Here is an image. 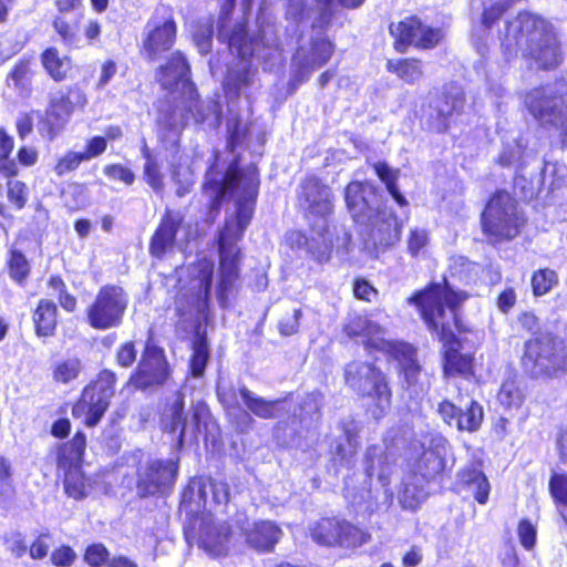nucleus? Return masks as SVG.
Segmentation results:
<instances>
[{
	"instance_id": "obj_37",
	"label": "nucleus",
	"mask_w": 567,
	"mask_h": 567,
	"mask_svg": "<svg viewBox=\"0 0 567 567\" xmlns=\"http://www.w3.org/2000/svg\"><path fill=\"white\" fill-rule=\"evenodd\" d=\"M41 62L54 81H63L72 69L69 56L61 54L55 48H49L41 54Z\"/></svg>"
},
{
	"instance_id": "obj_16",
	"label": "nucleus",
	"mask_w": 567,
	"mask_h": 567,
	"mask_svg": "<svg viewBox=\"0 0 567 567\" xmlns=\"http://www.w3.org/2000/svg\"><path fill=\"white\" fill-rule=\"evenodd\" d=\"M197 278L194 280V288H198V293L190 299L179 296L176 300V312L182 321L195 322L198 313L203 312L207 306L212 278L214 271V261L212 259H200L196 266Z\"/></svg>"
},
{
	"instance_id": "obj_9",
	"label": "nucleus",
	"mask_w": 567,
	"mask_h": 567,
	"mask_svg": "<svg viewBox=\"0 0 567 567\" xmlns=\"http://www.w3.org/2000/svg\"><path fill=\"white\" fill-rule=\"evenodd\" d=\"M522 364L535 378L557 375L567 370V349L550 336L536 337L525 343Z\"/></svg>"
},
{
	"instance_id": "obj_30",
	"label": "nucleus",
	"mask_w": 567,
	"mask_h": 567,
	"mask_svg": "<svg viewBox=\"0 0 567 567\" xmlns=\"http://www.w3.org/2000/svg\"><path fill=\"white\" fill-rule=\"evenodd\" d=\"M181 220L177 213L169 212L166 214L151 241L150 250L153 256L161 258L173 248Z\"/></svg>"
},
{
	"instance_id": "obj_44",
	"label": "nucleus",
	"mask_w": 567,
	"mask_h": 567,
	"mask_svg": "<svg viewBox=\"0 0 567 567\" xmlns=\"http://www.w3.org/2000/svg\"><path fill=\"white\" fill-rule=\"evenodd\" d=\"M87 478L84 476L80 467L65 470L64 491L70 497L74 499L85 497L87 494Z\"/></svg>"
},
{
	"instance_id": "obj_53",
	"label": "nucleus",
	"mask_w": 567,
	"mask_h": 567,
	"mask_svg": "<svg viewBox=\"0 0 567 567\" xmlns=\"http://www.w3.org/2000/svg\"><path fill=\"white\" fill-rule=\"evenodd\" d=\"M146 162L144 165V177L146 183L156 192L159 193L163 189V175L159 171V166L154 157L148 153L145 155Z\"/></svg>"
},
{
	"instance_id": "obj_54",
	"label": "nucleus",
	"mask_w": 567,
	"mask_h": 567,
	"mask_svg": "<svg viewBox=\"0 0 567 567\" xmlns=\"http://www.w3.org/2000/svg\"><path fill=\"white\" fill-rule=\"evenodd\" d=\"M6 549L16 558H21L28 553V543L20 532H11L4 535Z\"/></svg>"
},
{
	"instance_id": "obj_1",
	"label": "nucleus",
	"mask_w": 567,
	"mask_h": 567,
	"mask_svg": "<svg viewBox=\"0 0 567 567\" xmlns=\"http://www.w3.org/2000/svg\"><path fill=\"white\" fill-rule=\"evenodd\" d=\"M258 188L259 176L255 166L240 171L230 166L221 179L214 178L213 173L206 176L204 190L210 197L213 208H217L224 197L235 199V212L226 218L218 237L220 265L217 297L220 305L225 303L226 293L237 278L239 251L235 244L250 223Z\"/></svg>"
},
{
	"instance_id": "obj_36",
	"label": "nucleus",
	"mask_w": 567,
	"mask_h": 567,
	"mask_svg": "<svg viewBox=\"0 0 567 567\" xmlns=\"http://www.w3.org/2000/svg\"><path fill=\"white\" fill-rule=\"evenodd\" d=\"M239 395L247 406L256 416L261 419H272L279 416L278 406L282 403L281 400L267 401L247 388L239 389Z\"/></svg>"
},
{
	"instance_id": "obj_45",
	"label": "nucleus",
	"mask_w": 567,
	"mask_h": 567,
	"mask_svg": "<svg viewBox=\"0 0 567 567\" xmlns=\"http://www.w3.org/2000/svg\"><path fill=\"white\" fill-rule=\"evenodd\" d=\"M208 357L209 350L206 338L202 334L196 336L190 357V372L193 377L199 378L204 374Z\"/></svg>"
},
{
	"instance_id": "obj_28",
	"label": "nucleus",
	"mask_w": 567,
	"mask_h": 567,
	"mask_svg": "<svg viewBox=\"0 0 567 567\" xmlns=\"http://www.w3.org/2000/svg\"><path fill=\"white\" fill-rule=\"evenodd\" d=\"M247 544L254 549L271 551L282 536L281 528L271 520H258L243 527Z\"/></svg>"
},
{
	"instance_id": "obj_3",
	"label": "nucleus",
	"mask_w": 567,
	"mask_h": 567,
	"mask_svg": "<svg viewBox=\"0 0 567 567\" xmlns=\"http://www.w3.org/2000/svg\"><path fill=\"white\" fill-rule=\"evenodd\" d=\"M467 298L463 291H455L446 280L435 284L409 299L420 310L429 330L434 332L444 349V373L466 374L472 369V358L460 353V342L455 337L457 307Z\"/></svg>"
},
{
	"instance_id": "obj_17",
	"label": "nucleus",
	"mask_w": 567,
	"mask_h": 567,
	"mask_svg": "<svg viewBox=\"0 0 567 567\" xmlns=\"http://www.w3.org/2000/svg\"><path fill=\"white\" fill-rule=\"evenodd\" d=\"M176 39V23L166 8L156 10V14L145 27L143 50L151 60L169 50Z\"/></svg>"
},
{
	"instance_id": "obj_18",
	"label": "nucleus",
	"mask_w": 567,
	"mask_h": 567,
	"mask_svg": "<svg viewBox=\"0 0 567 567\" xmlns=\"http://www.w3.org/2000/svg\"><path fill=\"white\" fill-rule=\"evenodd\" d=\"M177 460H152L138 468L137 488L143 496L165 493L176 481Z\"/></svg>"
},
{
	"instance_id": "obj_57",
	"label": "nucleus",
	"mask_w": 567,
	"mask_h": 567,
	"mask_svg": "<svg viewBox=\"0 0 567 567\" xmlns=\"http://www.w3.org/2000/svg\"><path fill=\"white\" fill-rule=\"evenodd\" d=\"M52 546V536L49 533H41L28 547V553L32 559H43L48 556Z\"/></svg>"
},
{
	"instance_id": "obj_62",
	"label": "nucleus",
	"mask_w": 567,
	"mask_h": 567,
	"mask_svg": "<svg viewBox=\"0 0 567 567\" xmlns=\"http://www.w3.org/2000/svg\"><path fill=\"white\" fill-rule=\"evenodd\" d=\"M104 174L113 181L123 182L125 185H132L135 181L134 173L121 164H112L104 167Z\"/></svg>"
},
{
	"instance_id": "obj_64",
	"label": "nucleus",
	"mask_w": 567,
	"mask_h": 567,
	"mask_svg": "<svg viewBox=\"0 0 567 567\" xmlns=\"http://www.w3.org/2000/svg\"><path fill=\"white\" fill-rule=\"evenodd\" d=\"M50 559L56 567H71L76 559V554L70 546H61L51 553Z\"/></svg>"
},
{
	"instance_id": "obj_41",
	"label": "nucleus",
	"mask_w": 567,
	"mask_h": 567,
	"mask_svg": "<svg viewBox=\"0 0 567 567\" xmlns=\"http://www.w3.org/2000/svg\"><path fill=\"white\" fill-rule=\"evenodd\" d=\"M373 168L378 177L384 183L389 194L400 206H406L408 200L399 190L396 181L399 178L400 171L391 168L386 163L378 162L373 164Z\"/></svg>"
},
{
	"instance_id": "obj_29",
	"label": "nucleus",
	"mask_w": 567,
	"mask_h": 567,
	"mask_svg": "<svg viewBox=\"0 0 567 567\" xmlns=\"http://www.w3.org/2000/svg\"><path fill=\"white\" fill-rule=\"evenodd\" d=\"M384 353L399 363L408 386H415L419 382L421 368L416 362L414 348L404 342L393 341L391 346H388Z\"/></svg>"
},
{
	"instance_id": "obj_2",
	"label": "nucleus",
	"mask_w": 567,
	"mask_h": 567,
	"mask_svg": "<svg viewBox=\"0 0 567 567\" xmlns=\"http://www.w3.org/2000/svg\"><path fill=\"white\" fill-rule=\"evenodd\" d=\"M189 65L181 52H174L158 73L161 85L171 92L181 91L186 102L183 106L162 111L158 118V138L166 150L176 153L184 127L190 120L215 128L220 123V105L216 100L198 101L194 83L188 78Z\"/></svg>"
},
{
	"instance_id": "obj_23",
	"label": "nucleus",
	"mask_w": 567,
	"mask_h": 567,
	"mask_svg": "<svg viewBox=\"0 0 567 567\" xmlns=\"http://www.w3.org/2000/svg\"><path fill=\"white\" fill-rule=\"evenodd\" d=\"M422 447L424 451L417 462V470L423 478L430 480L444 471L450 444L442 434L432 433L424 437Z\"/></svg>"
},
{
	"instance_id": "obj_25",
	"label": "nucleus",
	"mask_w": 567,
	"mask_h": 567,
	"mask_svg": "<svg viewBox=\"0 0 567 567\" xmlns=\"http://www.w3.org/2000/svg\"><path fill=\"white\" fill-rule=\"evenodd\" d=\"M349 213L357 221L371 215L379 205L377 203V187L370 182H351L344 194Z\"/></svg>"
},
{
	"instance_id": "obj_11",
	"label": "nucleus",
	"mask_w": 567,
	"mask_h": 567,
	"mask_svg": "<svg viewBox=\"0 0 567 567\" xmlns=\"http://www.w3.org/2000/svg\"><path fill=\"white\" fill-rule=\"evenodd\" d=\"M114 384L115 374L110 370L102 371L94 382L84 388L81 399L73 406V415L83 417L87 426H95L109 408Z\"/></svg>"
},
{
	"instance_id": "obj_40",
	"label": "nucleus",
	"mask_w": 567,
	"mask_h": 567,
	"mask_svg": "<svg viewBox=\"0 0 567 567\" xmlns=\"http://www.w3.org/2000/svg\"><path fill=\"white\" fill-rule=\"evenodd\" d=\"M497 400L506 410H518L524 401V394L515 377L506 378L498 391Z\"/></svg>"
},
{
	"instance_id": "obj_12",
	"label": "nucleus",
	"mask_w": 567,
	"mask_h": 567,
	"mask_svg": "<svg viewBox=\"0 0 567 567\" xmlns=\"http://www.w3.org/2000/svg\"><path fill=\"white\" fill-rule=\"evenodd\" d=\"M128 297L118 286H104L87 308V321L94 329L118 327L127 308Z\"/></svg>"
},
{
	"instance_id": "obj_8",
	"label": "nucleus",
	"mask_w": 567,
	"mask_h": 567,
	"mask_svg": "<svg viewBox=\"0 0 567 567\" xmlns=\"http://www.w3.org/2000/svg\"><path fill=\"white\" fill-rule=\"evenodd\" d=\"M344 379L349 388L362 396L373 400L371 413L375 419L384 415L391 405V391L383 373L372 363L353 361L344 369Z\"/></svg>"
},
{
	"instance_id": "obj_6",
	"label": "nucleus",
	"mask_w": 567,
	"mask_h": 567,
	"mask_svg": "<svg viewBox=\"0 0 567 567\" xmlns=\"http://www.w3.org/2000/svg\"><path fill=\"white\" fill-rule=\"evenodd\" d=\"M332 0H287L286 20L293 33L303 29L311 22V37L308 45H300L295 55L293 63L301 73L309 75L323 66L332 56L334 45L322 33L331 17L330 4Z\"/></svg>"
},
{
	"instance_id": "obj_31",
	"label": "nucleus",
	"mask_w": 567,
	"mask_h": 567,
	"mask_svg": "<svg viewBox=\"0 0 567 567\" xmlns=\"http://www.w3.org/2000/svg\"><path fill=\"white\" fill-rule=\"evenodd\" d=\"M464 105L463 91L458 86H451L450 91L437 97L432 107L436 112L437 131H444L449 126V117L458 113Z\"/></svg>"
},
{
	"instance_id": "obj_14",
	"label": "nucleus",
	"mask_w": 567,
	"mask_h": 567,
	"mask_svg": "<svg viewBox=\"0 0 567 567\" xmlns=\"http://www.w3.org/2000/svg\"><path fill=\"white\" fill-rule=\"evenodd\" d=\"M208 415V409L205 403L198 402L192 409V415L188 419L184 413V399L177 394L174 402L165 411L162 419V425L169 434H177V446L182 447L187 435L195 436L199 431V425Z\"/></svg>"
},
{
	"instance_id": "obj_33",
	"label": "nucleus",
	"mask_w": 567,
	"mask_h": 567,
	"mask_svg": "<svg viewBox=\"0 0 567 567\" xmlns=\"http://www.w3.org/2000/svg\"><path fill=\"white\" fill-rule=\"evenodd\" d=\"M85 445V435L76 433L71 441L64 443L59 449L56 456L58 466L63 470L80 467Z\"/></svg>"
},
{
	"instance_id": "obj_22",
	"label": "nucleus",
	"mask_w": 567,
	"mask_h": 567,
	"mask_svg": "<svg viewBox=\"0 0 567 567\" xmlns=\"http://www.w3.org/2000/svg\"><path fill=\"white\" fill-rule=\"evenodd\" d=\"M167 378V362L163 351L147 344L138 364L137 372L130 379V382L141 389L155 384H162Z\"/></svg>"
},
{
	"instance_id": "obj_19",
	"label": "nucleus",
	"mask_w": 567,
	"mask_h": 567,
	"mask_svg": "<svg viewBox=\"0 0 567 567\" xmlns=\"http://www.w3.org/2000/svg\"><path fill=\"white\" fill-rule=\"evenodd\" d=\"M299 203L307 212L308 217H318L317 226L329 229L327 216L332 213L331 190L316 177H307L301 184Z\"/></svg>"
},
{
	"instance_id": "obj_20",
	"label": "nucleus",
	"mask_w": 567,
	"mask_h": 567,
	"mask_svg": "<svg viewBox=\"0 0 567 567\" xmlns=\"http://www.w3.org/2000/svg\"><path fill=\"white\" fill-rule=\"evenodd\" d=\"M344 332L349 338H360L367 349L385 352L393 340L386 337V330L369 316L353 313L348 317L344 324Z\"/></svg>"
},
{
	"instance_id": "obj_48",
	"label": "nucleus",
	"mask_w": 567,
	"mask_h": 567,
	"mask_svg": "<svg viewBox=\"0 0 567 567\" xmlns=\"http://www.w3.org/2000/svg\"><path fill=\"white\" fill-rule=\"evenodd\" d=\"M557 285L558 275L553 269H539L532 276L533 292L537 297L547 295Z\"/></svg>"
},
{
	"instance_id": "obj_51",
	"label": "nucleus",
	"mask_w": 567,
	"mask_h": 567,
	"mask_svg": "<svg viewBox=\"0 0 567 567\" xmlns=\"http://www.w3.org/2000/svg\"><path fill=\"white\" fill-rule=\"evenodd\" d=\"M182 166V156L178 158V164L172 162V178L178 184V188L176 190L178 196H184L188 193L190 186L193 185V174L188 167Z\"/></svg>"
},
{
	"instance_id": "obj_59",
	"label": "nucleus",
	"mask_w": 567,
	"mask_h": 567,
	"mask_svg": "<svg viewBox=\"0 0 567 567\" xmlns=\"http://www.w3.org/2000/svg\"><path fill=\"white\" fill-rule=\"evenodd\" d=\"M82 162H86L81 152H69L55 165V173L62 176L69 172L74 171Z\"/></svg>"
},
{
	"instance_id": "obj_5",
	"label": "nucleus",
	"mask_w": 567,
	"mask_h": 567,
	"mask_svg": "<svg viewBox=\"0 0 567 567\" xmlns=\"http://www.w3.org/2000/svg\"><path fill=\"white\" fill-rule=\"evenodd\" d=\"M502 45L509 53L522 52L530 66L540 70L555 69L563 61L554 27L544 18L530 12H519L506 22Z\"/></svg>"
},
{
	"instance_id": "obj_38",
	"label": "nucleus",
	"mask_w": 567,
	"mask_h": 567,
	"mask_svg": "<svg viewBox=\"0 0 567 567\" xmlns=\"http://www.w3.org/2000/svg\"><path fill=\"white\" fill-rule=\"evenodd\" d=\"M342 520L337 518H322L312 529V538L321 545L333 546L340 542Z\"/></svg>"
},
{
	"instance_id": "obj_49",
	"label": "nucleus",
	"mask_w": 567,
	"mask_h": 567,
	"mask_svg": "<svg viewBox=\"0 0 567 567\" xmlns=\"http://www.w3.org/2000/svg\"><path fill=\"white\" fill-rule=\"evenodd\" d=\"M371 536L368 532L342 520V532L338 545L344 547H359L367 544Z\"/></svg>"
},
{
	"instance_id": "obj_34",
	"label": "nucleus",
	"mask_w": 567,
	"mask_h": 567,
	"mask_svg": "<svg viewBox=\"0 0 567 567\" xmlns=\"http://www.w3.org/2000/svg\"><path fill=\"white\" fill-rule=\"evenodd\" d=\"M458 482L465 488L472 487L474 482L478 480V497L477 503L484 505L488 501L491 485L486 477V475L482 471V463L480 461H474L471 464L464 466L457 474Z\"/></svg>"
},
{
	"instance_id": "obj_56",
	"label": "nucleus",
	"mask_w": 567,
	"mask_h": 567,
	"mask_svg": "<svg viewBox=\"0 0 567 567\" xmlns=\"http://www.w3.org/2000/svg\"><path fill=\"white\" fill-rule=\"evenodd\" d=\"M549 492L556 503L567 505V474H553L549 480Z\"/></svg>"
},
{
	"instance_id": "obj_7",
	"label": "nucleus",
	"mask_w": 567,
	"mask_h": 567,
	"mask_svg": "<svg viewBox=\"0 0 567 567\" xmlns=\"http://www.w3.org/2000/svg\"><path fill=\"white\" fill-rule=\"evenodd\" d=\"M523 225L517 203L507 192H497L489 198L482 214V226L491 240L513 239Z\"/></svg>"
},
{
	"instance_id": "obj_10",
	"label": "nucleus",
	"mask_w": 567,
	"mask_h": 567,
	"mask_svg": "<svg viewBox=\"0 0 567 567\" xmlns=\"http://www.w3.org/2000/svg\"><path fill=\"white\" fill-rule=\"evenodd\" d=\"M367 219L363 250L372 258H378L399 241L402 225L392 208L385 204L378 205Z\"/></svg>"
},
{
	"instance_id": "obj_21",
	"label": "nucleus",
	"mask_w": 567,
	"mask_h": 567,
	"mask_svg": "<svg viewBox=\"0 0 567 567\" xmlns=\"http://www.w3.org/2000/svg\"><path fill=\"white\" fill-rule=\"evenodd\" d=\"M437 413L446 425L468 433L477 432L484 419L483 406L476 401H471L464 409L450 401H442L437 406Z\"/></svg>"
},
{
	"instance_id": "obj_60",
	"label": "nucleus",
	"mask_w": 567,
	"mask_h": 567,
	"mask_svg": "<svg viewBox=\"0 0 567 567\" xmlns=\"http://www.w3.org/2000/svg\"><path fill=\"white\" fill-rule=\"evenodd\" d=\"M8 199L18 209H21L28 199V189L24 183L20 181L8 182Z\"/></svg>"
},
{
	"instance_id": "obj_50",
	"label": "nucleus",
	"mask_w": 567,
	"mask_h": 567,
	"mask_svg": "<svg viewBox=\"0 0 567 567\" xmlns=\"http://www.w3.org/2000/svg\"><path fill=\"white\" fill-rule=\"evenodd\" d=\"M81 369L82 363L80 359H65L55 365L53 371L54 380L61 383H69L79 377Z\"/></svg>"
},
{
	"instance_id": "obj_63",
	"label": "nucleus",
	"mask_w": 567,
	"mask_h": 567,
	"mask_svg": "<svg viewBox=\"0 0 567 567\" xmlns=\"http://www.w3.org/2000/svg\"><path fill=\"white\" fill-rule=\"evenodd\" d=\"M517 535L522 546L530 550L536 543V528L528 519H522L517 527Z\"/></svg>"
},
{
	"instance_id": "obj_52",
	"label": "nucleus",
	"mask_w": 567,
	"mask_h": 567,
	"mask_svg": "<svg viewBox=\"0 0 567 567\" xmlns=\"http://www.w3.org/2000/svg\"><path fill=\"white\" fill-rule=\"evenodd\" d=\"M426 498V492L423 487L413 486L404 482L401 494V503L404 508L415 509Z\"/></svg>"
},
{
	"instance_id": "obj_15",
	"label": "nucleus",
	"mask_w": 567,
	"mask_h": 567,
	"mask_svg": "<svg viewBox=\"0 0 567 567\" xmlns=\"http://www.w3.org/2000/svg\"><path fill=\"white\" fill-rule=\"evenodd\" d=\"M390 33L395 39L394 47L399 52H404L411 44L423 49L433 48L444 35L442 29L426 27L415 17L391 23Z\"/></svg>"
},
{
	"instance_id": "obj_26",
	"label": "nucleus",
	"mask_w": 567,
	"mask_h": 567,
	"mask_svg": "<svg viewBox=\"0 0 567 567\" xmlns=\"http://www.w3.org/2000/svg\"><path fill=\"white\" fill-rule=\"evenodd\" d=\"M74 111L75 109L68 103L63 94L53 96L44 117L38 124L40 135L48 141H53L70 121Z\"/></svg>"
},
{
	"instance_id": "obj_58",
	"label": "nucleus",
	"mask_w": 567,
	"mask_h": 567,
	"mask_svg": "<svg viewBox=\"0 0 567 567\" xmlns=\"http://www.w3.org/2000/svg\"><path fill=\"white\" fill-rule=\"evenodd\" d=\"M429 244V233L424 228H413L408 238V249L412 256H419Z\"/></svg>"
},
{
	"instance_id": "obj_55",
	"label": "nucleus",
	"mask_w": 567,
	"mask_h": 567,
	"mask_svg": "<svg viewBox=\"0 0 567 567\" xmlns=\"http://www.w3.org/2000/svg\"><path fill=\"white\" fill-rule=\"evenodd\" d=\"M109 550L103 544H93L89 546L84 554L85 563L91 567H107Z\"/></svg>"
},
{
	"instance_id": "obj_27",
	"label": "nucleus",
	"mask_w": 567,
	"mask_h": 567,
	"mask_svg": "<svg viewBox=\"0 0 567 567\" xmlns=\"http://www.w3.org/2000/svg\"><path fill=\"white\" fill-rule=\"evenodd\" d=\"M392 456L389 446L373 445L367 450L364 471L370 480V486L373 485V480H375L381 487H386L390 484Z\"/></svg>"
},
{
	"instance_id": "obj_39",
	"label": "nucleus",
	"mask_w": 567,
	"mask_h": 567,
	"mask_svg": "<svg viewBox=\"0 0 567 567\" xmlns=\"http://www.w3.org/2000/svg\"><path fill=\"white\" fill-rule=\"evenodd\" d=\"M388 70L409 84H414L423 75L421 62L416 59L390 60Z\"/></svg>"
},
{
	"instance_id": "obj_43",
	"label": "nucleus",
	"mask_w": 567,
	"mask_h": 567,
	"mask_svg": "<svg viewBox=\"0 0 567 567\" xmlns=\"http://www.w3.org/2000/svg\"><path fill=\"white\" fill-rule=\"evenodd\" d=\"M32 74L30 61L22 60L16 64L8 76V83L12 84L21 96H28L31 93Z\"/></svg>"
},
{
	"instance_id": "obj_42",
	"label": "nucleus",
	"mask_w": 567,
	"mask_h": 567,
	"mask_svg": "<svg viewBox=\"0 0 567 567\" xmlns=\"http://www.w3.org/2000/svg\"><path fill=\"white\" fill-rule=\"evenodd\" d=\"M193 484L195 485L196 482H193ZM197 485L199 497L203 498L204 504L207 502L206 496L208 492L212 494L213 501L218 505L226 504L229 501V488L225 482L200 478Z\"/></svg>"
},
{
	"instance_id": "obj_4",
	"label": "nucleus",
	"mask_w": 567,
	"mask_h": 567,
	"mask_svg": "<svg viewBox=\"0 0 567 567\" xmlns=\"http://www.w3.org/2000/svg\"><path fill=\"white\" fill-rule=\"evenodd\" d=\"M235 0H227L223 7L220 27L218 37L223 41H227L228 48L233 54L239 58L236 69L228 71L225 79L224 87L227 99L230 101L237 99L240 94H247V89L254 84L255 71L251 69L248 59L256 55L258 59L267 62L274 60V63L282 61L281 49L272 39V31L268 28H261L260 40H254L247 37L244 24H237L234 30L228 33L225 27V20L229 11L234 7Z\"/></svg>"
},
{
	"instance_id": "obj_35",
	"label": "nucleus",
	"mask_w": 567,
	"mask_h": 567,
	"mask_svg": "<svg viewBox=\"0 0 567 567\" xmlns=\"http://www.w3.org/2000/svg\"><path fill=\"white\" fill-rule=\"evenodd\" d=\"M58 309L53 301L42 299L33 313L35 332L39 337L53 336L56 328Z\"/></svg>"
},
{
	"instance_id": "obj_13",
	"label": "nucleus",
	"mask_w": 567,
	"mask_h": 567,
	"mask_svg": "<svg viewBox=\"0 0 567 567\" xmlns=\"http://www.w3.org/2000/svg\"><path fill=\"white\" fill-rule=\"evenodd\" d=\"M525 104L542 125L556 127L567 135V96L554 95L549 87H539L526 95Z\"/></svg>"
},
{
	"instance_id": "obj_32",
	"label": "nucleus",
	"mask_w": 567,
	"mask_h": 567,
	"mask_svg": "<svg viewBox=\"0 0 567 567\" xmlns=\"http://www.w3.org/2000/svg\"><path fill=\"white\" fill-rule=\"evenodd\" d=\"M230 544V530L226 524L207 527L200 535V547L212 557L227 555Z\"/></svg>"
},
{
	"instance_id": "obj_24",
	"label": "nucleus",
	"mask_w": 567,
	"mask_h": 567,
	"mask_svg": "<svg viewBox=\"0 0 567 567\" xmlns=\"http://www.w3.org/2000/svg\"><path fill=\"white\" fill-rule=\"evenodd\" d=\"M286 241L292 249L306 248L311 258L322 265L328 262L332 250V236L329 229H322L318 226L312 228L311 237H306L302 233L292 230L287 233Z\"/></svg>"
},
{
	"instance_id": "obj_47",
	"label": "nucleus",
	"mask_w": 567,
	"mask_h": 567,
	"mask_svg": "<svg viewBox=\"0 0 567 567\" xmlns=\"http://www.w3.org/2000/svg\"><path fill=\"white\" fill-rule=\"evenodd\" d=\"M82 13H72L71 16H56L53 27L59 35L66 43H73L76 38L79 21Z\"/></svg>"
},
{
	"instance_id": "obj_46",
	"label": "nucleus",
	"mask_w": 567,
	"mask_h": 567,
	"mask_svg": "<svg viewBox=\"0 0 567 567\" xmlns=\"http://www.w3.org/2000/svg\"><path fill=\"white\" fill-rule=\"evenodd\" d=\"M9 276L18 284H22L30 274V264L27 257L18 249H11L8 257Z\"/></svg>"
},
{
	"instance_id": "obj_61",
	"label": "nucleus",
	"mask_w": 567,
	"mask_h": 567,
	"mask_svg": "<svg viewBox=\"0 0 567 567\" xmlns=\"http://www.w3.org/2000/svg\"><path fill=\"white\" fill-rule=\"evenodd\" d=\"M322 402V394L320 392H311L306 395L300 402V413L299 416L303 417H312L320 410Z\"/></svg>"
}]
</instances>
